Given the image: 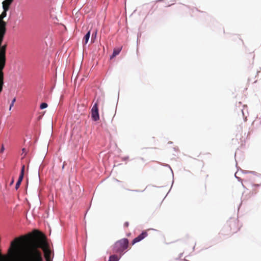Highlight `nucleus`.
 Listing matches in <instances>:
<instances>
[{"mask_svg": "<svg viewBox=\"0 0 261 261\" xmlns=\"http://www.w3.org/2000/svg\"><path fill=\"white\" fill-rule=\"evenodd\" d=\"M24 240V237L16 238L11 243L7 254L0 261H43L40 250L34 246H28L22 251L17 249L18 246Z\"/></svg>", "mask_w": 261, "mask_h": 261, "instance_id": "1", "label": "nucleus"}, {"mask_svg": "<svg viewBox=\"0 0 261 261\" xmlns=\"http://www.w3.org/2000/svg\"><path fill=\"white\" fill-rule=\"evenodd\" d=\"M240 229L239 221L237 218H230L225 225L226 232L229 234L237 232Z\"/></svg>", "mask_w": 261, "mask_h": 261, "instance_id": "2", "label": "nucleus"}, {"mask_svg": "<svg viewBox=\"0 0 261 261\" xmlns=\"http://www.w3.org/2000/svg\"><path fill=\"white\" fill-rule=\"evenodd\" d=\"M41 235L42 237L41 239L39 241L38 244L37 245H32L31 246H35L37 249L38 248L43 249L45 253L44 255L46 261H51L50 260V251L47 249L48 245L46 241V237L42 233H41Z\"/></svg>", "mask_w": 261, "mask_h": 261, "instance_id": "3", "label": "nucleus"}, {"mask_svg": "<svg viewBox=\"0 0 261 261\" xmlns=\"http://www.w3.org/2000/svg\"><path fill=\"white\" fill-rule=\"evenodd\" d=\"M6 22L4 20H0V54H6L7 44L2 45L4 35L6 32Z\"/></svg>", "mask_w": 261, "mask_h": 261, "instance_id": "4", "label": "nucleus"}, {"mask_svg": "<svg viewBox=\"0 0 261 261\" xmlns=\"http://www.w3.org/2000/svg\"><path fill=\"white\" fill-rule=\"evenodd\" d=\"M128 240L124 238L117 241L114 246V251L122 253L128 247Z\"/></svg>", "mask_w": 261, "mask_h": 261, "instance_id": "5", "label": "nucleus"}, {"mask_svg": "<svg viewBox=\"0 0 261 261\" xmlns=\"http://www.w3.org/2000/svg\"><path fill=\"white\" fill-rule=\"evenodd\" d=\"M91 117L95 121H97L99 119L97 103H95L92 108Z\"/></svg>", "mask_w": 261, "mask_h": 261, "instance_id": "6", "label": "nucleus"}, {"mask_svg": "<svg viewBox=\"0 0 261 261\" xmlns=\"http://www.w3.org/2000/svg\"><path fill=\"white\" fill-rule=\"evenodd\" d=\"M148 234L146 231H143L142 233L139 235L137 237L135 238L132 241V245L138 243L147 236Z\"/></svg>", "mask_w": 261, "mask_h": 261, "instance_id": "7", "label": "nucleus"}, {"mask_svg": "<svg viewBox=\"0 0 261 261\" xmlns=\"http://www.w3.org/2000/svg\"><path fill=\"white\" fill-rule=\"evenodd\" d=\"M11 4L12 3H8L6 1H3L2 3L3 10L7 12Z\"/></svg>", "mask_w": 261, "mask_h": 261, "instance_id": "8", "label": "nucleus"}, {"mask_svg": "<svg viewBox=\"0 0 261 261\" xmlns=\"http://www.w3.org/2000/svg\"><path fill=\"white\" fill-rule=\"evenodd\" d=\"M24 168H25V166L23 165L22 168H21L20 174L19 175V178H18V181H19L21 182V181H22V180L23 179V178L24 172Z\"/></svg>", "mask_w": 261, "mask_h": 261, "instance_id": "9", "label": "nucleus"}, {"mask_svg": "<svg viewBox=\"0 0 261 261\" xmlns=\"http://www.w3.org/2000/svg\"><path fill=\"white\" fill-rule=\"evenodd\" d=\"M121 50V48H115L113 50V55L111 56V58L115 57L118 55Z\"/></svg>", "mask_w": 261, "mask_h": 261, "instance_id": "10", "label": "nucleus"}, {"mask_svg": "<svg viewBox=\"0 0 261 261\" xmlns=\"http://www.w3.org/2000/svg\"><path fill=\"white\" fill-rule=\"evenodd\" d=\"M90 36V31H88L84 37L85 44H87L88 42Z\"/></svg>", "mask_w": 261, "mask_h": 261, "instance_id": "11", "label": "nucleus"}, {"mask_svg": "<svg viewBox=\"0 0 261 261\" xmlns=\"http://www.w3.org/2000/svg\"><path fill=\"white\" fill-rule=\"evenodd\" d=\"M119 258L116 255H111L109 257V261H118Z\"/></svg>", "mask_w": 261, "mask_h": 261, "instance_id": "12", "label": "nucleus"}, {"mask_svg": "<svg viewBox=\"0 0 261 261\" xmlns=\"http://www.w3.org/2000/svg\"><path fill=\"white\" fill-rule=\"evenodd\" d=\"M7 16V11H4L0 15V20H3V19Z\"/></svg>", "mask_w": 261, "mask_h": 261, "instance_id": "13", "label": "nucleus"}, {"mask_svg": "<svg viewBox=\"0 0 261 261\" xmlns=\"http://www.w3.org/2000/svg\"><path fill=\"white\" fill-rule=\"evenodd\" d=\"M47 107V104L46 103L43 102L40 105V108L41 109H44L46 108Z\"/></svg>", "mask_w": 261, "mask_h": 261, "instance_id": "14", "label": "nucleus"}, {"mask_svg": "<svg viewBox=\"0 0 261 261\" xmlns=\"http://www.w3.org/2000/svg\"><path fill=\"white\" fill-rule=\"evenodd\" d=\"M15 101H16V98H14L12 100V102H11V103L10 106V108H9V110L10 111L11 110V108L14 106V102Z\"/></svg>", "mask_w": 261, "mask_h": 261, "instance_id": "15", "label": "nucleus"}, {"mask_svg": "<svg viewBox=\"0 0 261 261\" xmlns=\"http://www.w3.org/2000/svg\"><path fill=\"white\" fill-rule=\"evenodd\" d=\"M20 184H21V182H20L19 181H17L16 185H15L16 190H17L19 188Z\"/></svg>", "mask_w": 261, "mask_h": 261, "instance_id": "16", "label": "nucleus"}, {"mask_svg": "<svg viewBox=\"0 0 261 261\" xmlns=\"http://www.w3.org/2000/svg\"><path fill=\"white\" fill-rule=\"evenodd\" d=\"M22 154H24V155H23V158H24L27 153V151L25 149V148H23L22 149Z\"/></svg>", "mask_w": 261, "mask_h": 261, "instance_id": "17", "label": "nucleus"}, {"mask_svg": "<svg viewBox=\"0 0 261 261\" xmlns=\"http://www.w3.org/2000/svg\"><path fill=\"white\" fill-rule=\"evenodd\" d=\"M4 150H5L4 146V145H2V147H1V148L0 149V153H2L4 151Z\"/></svg>", "mask_w": 261, "mask_h": 261, "instance_id": "18", "label": "nucleus"}, {"mask_svg": "<svg viewBox=\"0 0 261 261\" xmlns=\"http://www.w3.org/2000/svg\"><path fill=\"white\" fill-rule=\"evenodd\" d=\"M129 225V223L128 222H126L124 224V226L126 227H127Z\"/></svg>", "mask_w": 261, "mask_h": 261, "instance_id": "19", "label": "nucleus"}, {"mask_svg": "<svg viewBox=\"0 0 261 261\" xmlns=\"http://www.w3.org/2000/svg\"><path fill=\"white\" fill-rule=\"evenodd\" d=\"M6 1L8 2V3H12L13 2V0H5Z\"/></svg>", "mask_w": 261, "mask_h": 261, "instance_id": "20", "label": "nucleus"}, {"mask_svg": "<svg viewBox=\"0 0 261 261\" xmlns=\"http://www.w3.org/2000/svg\"><path fill=\"white\" fill-rule=\"evenodd\" d=\"M255 186H259V185H254Z\"/></svg>", "mask_w": 261, "mask_h": 261, "instance_id": "21", "label": "nucleus"}]
</instances>
